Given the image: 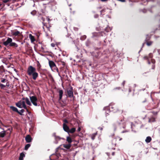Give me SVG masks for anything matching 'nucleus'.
<instances>
[{
    "instance_id": "obj_1",
    "label": "nucleus",
    "mask_w": 160,
    "mask_h": 160,
    "mask_svg": "<svg viewBox=\"0 0 160 160\" xmlns=\"http://www.w3.org/2000/svg\"><path fill=\"white\" fill-rule=\"evenodd\" d=\"M16 105L18 107L20 108H23L25 109L27 111L28 113L29 112L28 111V109L27 108L25 104V102L24 101H20L18 103H16Z\"/></svg>"
},
{
    "instance_id": "obj_2",
    "label": "nucleus",
    "mask_w": 160,
    "mask_h": 160,
    "mask_svg": "<svg viewBox=\"0 0 160 160\" xmlns=\"http://www.w3.org/2000/svg\"><path fill=\"white\" fill-rule=\"evenodd\" d=\"M30 99L32 104L35 106H39V104L38 105L37 102L38 101V99L35 96H32L30 97Z\"/></svg>"
},
{
    "instance_id": "obj_3",
    "label": "nucleus",
    "mask_w": 160,
    "mask_h": 160,
    "mask_svg": "<svg viewBox=\"0 0 160 160\" xmlns=\"http://www.w3.org/2000/svg\"><path fill=\"white\" fill-rule=\"evenodd\" d=\"M36 71V68L32 66H29L27 69V73L29 76H31V75L32 73Z\"/></svg>"
},
{
    "instance_id": "obj_4",
    "label": "nucleus",
    "mask_w": 160,
    "mask_h": 160,
    "mask_svg": "<svg viewBox=\"0 0 160 160\" xmlns=\"http://www.w3.org/2000/svg\"><path fill=\"white\" fill-rule=\"evenodd\" d=\"M48 63L49 66L52 70L54 71L55 70H57V71H58V69L53 61L51 60H49Z\"/></svg>"
},
{
    "instance_id": "obj_5",
    "label": "nucleus",
    "mask_w": 160,
    "mask_h": 160,
    "mask_svg": "<svg viewBox=\"0 0 160 160\" xmlns=\"http://www.w3.org/2000/svg\"><path fill=\"white\" fill-rule=\"evenodd\" d=\"M42 23L43 25V29L44 31H45V27H46L48 30L50 31V28L51 27V25L49 22H48V23L42 22Z\"/></svg>"
},
{
    "instance_id": "obj_6",
    "label": "nucleus",
    "mask_w": 160,
    "mask_h": 160,
    "mask_svg": "<svg viewBox=\"0 0 160 160\" xmlns=\"http://www.w3.org/2000/svg\"><path fill=\"white\" fill-rule=\"evenodd\" d=\"M12 40V39L11 38H8L7 40L3 42V44L6 46L8 45L9 46Z\"/></svg>"
},
{
    "instance_id": "obj_7",
    "label": "nucleus",
    "mask_w": 160,
    "mask_h": 160,
    "mask_svg": "<svg viewBox=\"0 0 160 160\" xmlns=\"http://www.w3.org/2000/svg\"><path fill=\"white\" fill-rule=\"evenodd\" d=\"M11 32L12 35L15 37L18 36L22 33L17 30H12L11 31Z\"/></svg>"
},
{
    "instance_id": "obj_8",
    "label": "nucleus",
    "mask_w": 160,
    "mask_h": 160,
    "mask_svg": "<svg viewBox=\"0 0 160 160\" xmlns=\"http://www.w3.org/2000/svg\"><path fill=\"white\" fill-rule=\"evenodd\" d=\"M102 32H94L92 33V37L94 38L95 37H99L102 36Z\"/></svg>"
},
{
    "instance_id": "obj_9",
    "label": "nucleus",
    "mask_w": 160,
    "mask_h": 160,
    "mask_svg": "<svg viewBox=\"0 0 160 160\" xmlns=\"http://www.w3.org/2000/svg\"><path fill=\"white\" fill-rule=\"evenodd\" d=\"M67 92L68 95L69 97L72 98L73 97L72 88V87L69 90H68Z\"/></svg>"
},
{
    "instance_id": "obj_10",
    "label": "nucleus",
    "mask_w": 160,
    "mask_h": 160,
    "mask_svg": "<svg viewBox=\"0 0 160 160\" xmlns=\"http://www.w3.org/2000/svg\"><path fill=\"white\" fill-rule=\"evenodd\" d=\"M38 76V74L36 71L32 73L31 75V76H32V78L34 80H36Z\"/></svg>"
},
{
    "instance_id": "obj_11",
    "label": "nucleus",
    "mask_w": 160,
    "mask_h": 160,
    "mask_svg": "<svg viewBox=\"0 0 160 160\" xmlns=\"http://www.w3.org/2000/svg\"><path fill=\"white\" fill-rule=\"evenodd\" d=\"M22 99L24 100L25 102H26L27 105L30 106L32 105V103L28 98H22Z\"/></svg>"
},
{
    "instance_id": "obj_12",
    "label": "nucleus",
    "mask_w": 160,
    "mask_h": 160,
    "mask_svg": "<svg viewBox=\"0 0 160 160\" xmlns=\"http://www.w3.org/2000/svg\"><path fill=\"white\" fill-rule=\"evenodd\" d=\"M10 108L13 111L16 112H17L20 115H22V114L19 111L18 109L13 106H11Z\"/></svg>"
},
{
    "instance_id": "obj_13",
    "label": "nucleus",
    "mask_w": 160,
    "mask_h": 160,
    "mask_svg": "<svg viewBox=\"0 0 160 160\" xmlns=\"http://www.w3.org/2000/svg\"><path fill=\"white\" fill-rule=\"evenodd\" d=\"M25 139L26 142L28 143L31 142L32 140L31 136L29 135L26 136Z\"/></svg>"
},
{
    "instance_id": "obj_14",
    "label": "nucleus",
    "mask_w": 160,
    "mask_h": 160,
    "mask_svg": "<svg viewBox=\"0 0 160 160\" xmlns=\"http://www.w3.org/2000/svg\"><path fill=\"white\" fill-rule=\"evenodd\" d=\"M63 128L64 130L68 133V131L69 130V127L65 123H63Z\"/></svg>"
},
{
    "instance_id": "obj_15",
    "label": "nucleus",
    "mask_w": 160,
    "mask_h": 160,
    "mask_svg": "<svg viewBox=\"0 0 160 160\" xmlns=\"http://www.w3.org/2000/svg\"><path fill=\"white\" fill-rule=\"evenodd\" d=\"M62 145L63 147L68 149H69L71 146V143H69L68 144H64Z\"/></svg>"
},
{
    "instance_id": "obj_16",
    "label": "nucleus",
    "mask_w": 160,
    "mask_h": 160,
    "mask_svg": "<svg viewBox=\"0 0 160 160\" xmlns=\"http://www.w3.org/2000/svg\"><path fill=\"white\" fill-rule=\"evenodd\" d=\"M59 93V100H60L62 98V94L63 93V91L62 90H59L58 92Z\"/></svg>"
},
{
    "instance_id": "obj_17",
    "label": "nucleus",
    "mask_w": 160,
    "mask_h": 160,
    "mask_svg": "<svg viewBox=\"0 0 160 160\" xmlns=\"http://www.w3.org/2000/svg\"><path fill=\"white\" fill-rule=\"evenodd\" d=\"M149 38H149L148 39L147 38H146L145 40L146 42V44L148 46H150L153 43V42L152 41L148 42V41L149 40Z\"/></svg>"
},
{
    "instance_id": "obj_18",
    "label": "nucleus",
    "mask_w": 160,
    "mask_h": 160,
    "mask_svg": "<svg viewBox=\"0 0 160 160\" xmlns=\"http://www.w3.org/2000/svg\"><path fill=\"white\" fill-rule=\"evenodd\" d=\"M151 140V138L150 136H148L146 138L145 141L146 143H148L150 142Z\"/></svg>"
},
{
    "instance_id": "obj_19",
    "label": "nucleus",
    "mask_w": 160,
    "mask_h": 160,
    "mask_svg": "<svg viewBox=\"0 0 160 160\" xmlns=\"http://www.w3.org/2000/svg\"><path fill=\"white\" fill-rule=\"evenodd\" d=\"M97 132H96V133H93L91 135H90V136L91 137V139L92 140H94L95 139V137H96V135H97Z\"/></svg>"
},
{
    "instance_id": "obj_20",
    "label": "nucleus",
    "mask_w": 160,
    "mask_h": 160,
    "mask_svg": "<svg viewBox=\"0 0 160 160\" xmlns=\"http://www.w3.org/2000/svg\"><path fill=\"white\" fill-rule=\"evenodd\" d=\"M6 135V131H3L0 132V138H3Z\"/></svg>"
},
{
    "instance_id": "obj_21",
    "label": "nucleus",
    "mask_w": 160,
    "mask_h": 160,
    "mask_svg": "<svg viewBox=\"0 0 160 160\" xmlns=\"http://www.w3.org/2000/svg\"><path fill=\"white\" fill-rule=\"evenodd\" d=\"M25 156V155L23 152L21 153L20 154V157H19V159L20 160H23V158Z\"/></svg>"
},
{
    "instance_id": "obj_22",
    "label": "nucleus",
    "mask_w": 160,
    "mask_h": 160,
    "mask_svg": "<svg viewBox=\"0 0 160 160\" xmlns=\"http://www.w3.org/2000/svg\"><path fill=\"white\" fill-rule=\"evenodd\" d=\"M66 141L69 143H71L72 142L71 138L69 136H68L67 137Z\"/></svg>"
},
{
    "instance_id": "obj_23",
    "label": "nucleus",
    "mask_w": 160,
    "mask_h": 160,
    "mask_svg": "<svg viewBox=\"0 0 160 160\" xmlns=\"http://www.w3.org/2000/svg\"><path fill=\"white\" fill-rule=\"evenodd\" d=\"M55 139L56 141V143H58V141L60 140L61 139H64V138H61L60 137L58 136H57L55 138Z\"/></svg>"
},
{
    "instance_id": "obj_24",
    "label": "nucleus",
    "mask_w": 160,
    "mask_h": 160,
    "mask_svg": "<svg viewBox=\"0 0 160 160\" xmlns=\"http://www.w3.org/2000/svg\"><path fill=\"white\" fill-rule=\"evenodd\" d=\"M9 46L11 47H18V45L15 42H11L10 43Z\"/></svg>"
},
{
    "instance_id": "obj_25",
    "label": "nucleus",
    "mask_w": 160,
    "mask_h": 160,
    "mask_svg": "<svg viewBox=\"0 0 160 160\" xmlns=\"http://www.w3.org/2000/svg\"><path fill=\"white\" fill-rule=\"evenodd\" d=\"M29 38L32 42H33L35 41V39L34 36H32L31 34L29 35Z\"/></svg>"
},
{
    "instance_id": "obj_26",
    "label": "nucleus",
    "mask_w": 160,
    "mask_h": 160,
    "mask_svg": "<svg viewBox=\"0 0 160 160\" xmlns=\"http://www.w3.org/2000/svg\"><path fill=\"white\" fill-rule=\"evenodd\" d=\"M76 130V128H72L70 130L69 129L68 133H71L74 132Z\"/></svg>"
},
{
    "instance_id": "obj_27",
    "label": "nucleus",
    "mask_w": 160,
    "mask_h": 160,
    "mask_svg": "<svg viewBox=\"0 0 160 160\" xmlns=\"http://www.w3.org/2000/svg\"><path fill=\"white\" fill-rule=\"evenodd\" d=\"M116 139L115 138H114L112 139V144L115 146H116Z\"/></svg>"
},
{
    "instance_id": "obj_28",
    "label": "nucleus",
    "mask_w": 160,
    "mask_h": 160,
    "mask_svg": "<svg viewBox=\"0 0 160 160\" xmlns=\"http://www.w3.org/2000/svg\"><path fill=\"white\" fill-rule=\"evenodd\" d=\"M112 128L114 130V131H115L117 128V123H114L112 124Z\"/></svg>"
},
{
    "instance_id": "obj_29",
    "label": "nucleus",
    "mask_w": 160,
    "mask_h": 160,
    "mask_svg": "<svg viewBox=\"0 0 160 160\" xmlns=\"http://www.w3.org/2000/svg\"><path fill=\"white\" fill-rule=\"evenodd\" d=\"M30 144H26L25 146L24 149L26 150H27L30 147Z\"/></svg>"
},
{
    "instance_id": "obj_30",
    "label": "nucleus",
    "mask_w": 160,
    "mask_h": 160,
    "mask_svg": "<svg viewBox=\"0 0 160 160\" xmlns=\"http://www.w3.org/2000/svg\"><path fill=\"white\" fill-rule=\"evenodd\" d=\"M7 81H8V80L3 78H1V82H2L4 83L6 82Z\"/></svg>"
},
{
    "instance_id": "obj_31",
    "label": "nucleus",
    "mask_w": 160,
    "mask_h": 160,
    "mask_svg": "<svg viewBox=\"0 0 160 160\" xmlns=\"http://www.w3.org/2000/svg\"><path fill=\"white\" fill-rule=\"evenodd\" d=\"M0 87L2 89H3L6 87V85H4L0 82Z\"/></svg>"
},
{
    "instance_id": "obj_32",
    "label": "nucleus",
    "mask_w": 160,
    "mask_h": 160,
    "mask_svg": "<svg viewBox=\"0 0 160 160\" xmlns=\"http://www.w3.org/2000/svg\"><path fill=\"white\" fill-rule=\"evenodd\" d=\"M86 38V35H83L82 36L81 38V39L83 40Z\"/></svg>"
},
{
    "instance_id": "obj_33",
    "label": "nucleus",
    "mask_w": 160,
    "mask_h": 160,
    "mask_svg": "<svg viewBox=\"0 0 160 160\" xmlns=\"http://www.w3.org/2000/svg\"><path fill=\"white\" fill-rule=\"evenodd\" d=\"M31 13L33 15H34L36 14V11L35 10H33L31 12Z\"/></svg>"
},
{
    "instance_id": "obj_34",
    "label": "nucleus",
    "mask_w": 160,
    "mask_h": 160,
    "mask_svg": "<svg viewBox=\"0 0 160 160\" xmlns=\"http://www.w3.org/2000/svg\"><path fill=\"white\" fill-rule=\"evenodd\" d=\"M12 0H4L3 1V2L6 3L8 2H10L12 1Z\"/></svg>"
},
{
    "instance_id": "obj_35",
    "label": "nucleus",
    "mask_w": 160,
    "mask_h": 160,
    "mask_svg": "<svg viewBox=\"0 0 160 160\" xmlns=\"http://www.w3.org/2000/svg\"><path fill=\"white\" fill-rule=\"evenodd\" d=\"M148 57H149V58H152V57H153V55H152V53H150L149 54Z\"/></svg>"
},
{
    "instance_id": "obj_36",
    "label": "nucleus",
    "mask_w": 160,
    "mask_h": 160,
    "mask_svg": "<svg viewBox=\"0 0 160 160\" xmlns=\"http://www.w3.org/2000/svg\"><path fill=\"white\" fill-rule=\"evenodd\" d=\"M141 101L142 102H143V103L145 102L146 101V98H145V99L144 100H143L142 99H141Z\"/></svg>"
},
{
    "instance_id": "obj_37",
    "label": "nucleus",
    "mask_w": 160,
    "mask_h": 160,
    "mask_svg": "<svg viewBox=\"0 0 160 160\" xmlns=\"http://www.w3.org/2000/svg\"><path fill=\"white\" fill-rule=\"evenodd\" d=\"M61 64L62 65L63 67H64L65 65V63L63 62H61Z\"/></svg>"
},
{
    "instance_id": "obj_38",
    "label": "nucleus",
    "mask_w": 160,
    "mask_h": 160,
    "mask_svg": "<svg viewBox=\"0 0 160 160\" xmlns=\"http://www.w3.org/2000/svg\"><path fill=\"white\" fill-rule=\"evenodd\" d=\"M105 9H103L101 11H100L101 14H102V13L104 12H105Z\"/></svg>"
},
{
    "instance_id": "obj_39",
    "label": "nucleus",
    "mask_w": 160,
    "mask_h": 160,
    "mask_svg": "<svg viewBox=\"0 0 160 160\" xmlns=\"http://www.w3.org/2000/svg\"><path fill=\"white\" fill-rule=\"evenodd\" d=\"M73 29L75 31H78V28L77 27H74Z\"/></svg>"
},
{
    "instance_id": "obj_40",
    "label": "nucleus",
    "mask_w": 160,
    "mask_h": 160,
    "mask_svg": "<svg viewBox=\"0 0 160 160\" xmlns=\"http://www.w3.org/2000/svg\"><path fill=\"white\" fill-rule=\"evenodd\" d=\"M74 61H76L78 63H79L81 62L82 60H77L76 59V60H75Z\"/></svg>"
},
{
    "instance_id": "obj_41",
    "label": "nucleus",
    "mask_w": 160,
    "mask_h": 160,
    "mask_svg": "<svg viewBox=\"0 0 160 160\" xmlns=\"http://www.w3.org/2000/svg\"><path fill=\"white\" fill-rule=\"evenodd\" d=\"M98 16H99L97 14H96L94 15V17L95 18H98Z\"/></svg>"
},
{
    "instance_id": "obj_42",
    "label": "nucleus",
    "mask_w": 160,
    "mask_h": 160,
    "mask_svg": "<svg viewBox=\"0 0 160 160\" xmlns=\"http://www.w3.org/2000/svg\"><path fill=\"white\" fill-rule=\"evenodd\" d=\"M151 62L153 64H154L155 62V61L154 59H152L151 60Z\"/></svg>"
},
{
    "instance_id": "obj_43",
    "label": "nucleus",
    "mask_w": 160,
    "mask_h": 160,
    "mask_svg": "<svg viewBox=\"0 0 160 160\" xmlns=\"http://www.w3.org/2000/svg\"><path fill=\"white\" fill-rule=\"evenodd\" d=\"M63 122H64V123H68V122L66 119H65L63 120Z\"/></svg>"
},
{
    "instance_id": "obj_44",
    "label": "nucleus",
    "mask_w": 160,
    "mask_h": 160,
    "mask_svg": "<svg viewBox=\"0 0 160 160\" xmlns=\"http://www.w3.org/2000/svg\"><path fill=\"white\" fill-rule=\"evenodd\" d=\"M47 20L48 21V22H49V21H51L50 19L48 17H47Z\"/></svg>"
},
{
    "instance_id": "obj_45",
    "label": "nucleus",
    "mask_w": 160,
    "mask_h": 160,
    "mask_svg": "<svg viewBox=\"0 0 160 160\" xmlns=\"http://www.w3.org/2000/svg\"><path fill=\"white\" fill-rule=\"evenodd\" d=\"M24 112V110L23 109H21V110H20V112L22 114V113Z\"/></svg>"
},
{
    "instance_id": "obj_46",
    "label": "nucleus",
    "mask_w": 160,
    "mask_h": 160,
    "mask_svg": "<svg viewBox=\"0 0 160 160\" xmlns=\"http://www.w3.org/2000/svg\"><path fill=\"white\" fill-rule=\"evenodd\" d=\"M6 86H7L8 87H9V83L8 82H7L6 84Z\"/></svg>"
},
{
    "instance_id": "obj_47",
    "label": "nucleus",
    "mask_w": 160,
    "mask_h": 160,
    "mask_svg": "<svg viewBox=\"0 0 160 160\" xmlns=\"http://www.w3.org/2000/svg\"><path fill=\"white\" fill-rule=\"evenodd\" d=\"M152 113L154 114V115H157V114L158 113V112H152Z\"/></svg>"
},
{
    "instance_id": "obj_48",
    "label": "nucleus",
    "mask_w": 160,
    "mask_h": 160,
    "mask_svg": "<svg viewBox=\"0 0 160 160\" xmlns=\"http://www.w3.org/2000/svg\"><path fill=\"white\" fill-rule=\"evenodd\" d=\"M53 136L54 137V138H55L57 136L56 135V133H54L53 134Z\"/></svg>"
},
{
    "instance_id": "obj_49",
    "label": "nucleus",
    "mask_w": 160,
    "mask_h": 160,
    "mask_svg": "<svg viewBox=\"0 0 160 160\" xmlns=\"http://www.w3.org/2000/svg\"><path fill=\"white\" fill-rule=\"evenodd\" d=\"M155 65L153 64V65H152V69H154L155 68Z\"/></svg>"
},
{
    "instance_id": "obj_50",
    "label": "nucleus",
    "mask_w": 160,
    "mask_h": 160,
    "mask_svg": "<svg viewBox=\"0 0 160 160\" xmlns=\"http://www.w3.org/2000/svg\"><path fill=\"white\" fill-rule=\"evenodd\" d=\"M148 56H145V57H144V59H148Z\"/></svg>"
},
{
    "instance_id": "obj_51",
    "label": "nucleus",
    "mask_w": 160,
    "mask_h": 160,
    "mask_svg": "<svg viewBox=\"0 0 160 160\" xmlns=\"http://www.w3.org/2000/svg\"><path fill=\"white\" fill-rule=\"evenodd\" d=\"M81 130V128L80 127H79L78 129V132L80 131Z\"/></svg>"
},
{
    "instance_id": "obj_52",
    "label": "nucleus",
    "mask_w": 160,
    "mask_h": 160,
    "mask_svg": "<svg viewBox=\"0 0 160 160\" xmlns=\"http://www.w3.org/2000/svg\"><path fill=\"white\" fill-rule=\"evenodd\" d=\"M109 108H110V109H113L114 108V107H112V106H110L109 107Z\"/></svg>"
},
{
    "instance_id": "obj_53",
    "label": "nucleus",
    "mask_w": 160,
    "mask_h": 160,
    "mask_svg": "<svg viewBox=\"0 0 160 160\" xmlns=\"http://www.w3.org/2000/svg\"><path fill=\"white\" fill-rule=\"evenodd\" d=\"M105 113H106V116H107L109 115L108 112H106Z\"/></svg>"
},
{
    "instance_id": "obj_54",
    "label": "nucleus",
    "mask_w": 160,
    "mask_h": 160,
    "mask_svg": "<svg viewBox=\"0 0 160 160\" xmlns=\"http://www.w3.org/2000/svg\"><path fill=\"white\" fill-rule=\"evenodd\" d=\"M76 59H79V57L78 55H76Z\"/></svg>"
},
{
    "instance_id": "obj_55",
    "label": "nucleus",
    "mask_w": 160,
    "mask_h": 160,
    "mask_svg": "<svg viewBox=\"0 0 160 160\" xmlns=\"http://www.w3.org/2000/svg\"><path fill=\"white\" fill-rule=\"evenodd\" d=\"M42 20L43 21H45V18H44L42 17L41 18Z\"/></svg>"
},
{
    "instance_id": "obj_56",
    "label": "nucleus",
    "mask_w": 160,
    "mask_h": 160,
    "mask_svg": "<svg viewBox=\"0 0 160 160\" xmlns=\"http://www.w3.org/2000/svg\"><path fill=\"white\" fill-rule=\"evenodd\" d=\"M51 45L52 47H54V46H55V45L54 44H53V43H52L51 44Z\"/></svg>"
},
{
    "instance_id": "obj_57",
    "label": "nucleus",
    "mask_w": 160,
    "mask_h": 160,
    "mask_svg": "<svg viewBox=\"0 0 160 160\" xmlns=\"http://www.w3.org/2000/svg\"><path fill=\"white\" fill-rule=\"evenodd\" d=\"M158 53L160 54V49H158Z\"/></svg>"
},
{
    "instance_id": "obj_58",
    "label": "nucleus",
    "mask_w": 160,
    "mask_h": 160,
    "mask_svg": "<svg viewBox=\"0 0 160 160\" xmlns=\"http://www.w3.org/2000/svg\"><path fill=\"white\" fill-rule=\"evenodd\" d=\"M98 128H99L100 129V130H102L103 129L102 128H100V127Z\"/></svg>"
},
{
    "instance_id": "obj_59",
    "label": "nucleus",
    "mask_w": 160,
    "mask_h": 160,
    "mask_svg": "<svg viewBox=\"0 0 160 160\" xmlns=\"http://www.w3.org/2000/svg\"><path fill=\"white\" fill-rule=\"evenodd\" d=\"M143 10V12H146V10H145V9H144V10Z\"/></svg>"
},
{
    "instance_id": "obj_60",
    "label": "nucleus",
    "mask_w": 160,
    "mask_h": 160,
    "mask_svg": "<svg viewBox=\"0 0 160 160\" xmlns=\"http://www.w3.org/2000/svg\"><path fill=\"white\" fill-rule=\"evenodd\" d=\"M148 122H152L151 120V119H149Z\"/></svg>"
},
{
    "instance_id": "obj_61",
    "label": "nucleus",
    "mask_w": 160,
    "mask_h": 160,
    "mask_svg": "<svg viewBox=\"0 0 160 160\" xmlns=\"http://www.w3.org/2000/svg\"><path fill=\"white\" fill-rule=\"evenodd\" d=\"M102 2H105L107 1V0H101Z\"/></svg>"
},
{
    "instance_id": "obj_62",
    "label": "nucleus",
    "mask_w": 160,
    "mask_h": 160,
    "mask_svg": "<svg viewBox=\"0 0 160 160\" xmlns=\"http://www.w3.org/2000/svg\"><path fill=\"white\" fill-rule=\"evenodd\" d=\"M114 154H115V152H112V155H114Z\"/></svg>"
},
{
    "instance_id": "obj_63",
    "label": "nucleus",
    "mask_w": 160,
    "mask_h": 160,
    "mask_svg": "<svg viewBox=\"0 0 160 160\" xmlns=\"http://www.w3.org/2000/svg\"><path fill=\"white\" fill-rule=\"evenodd\" d=\"M119 141L121 140L122 139V138H120L119 137Z\"/></svg>"
},
{
    "instance_id": "obj_64",
    "label": "nucleus",
    "mask_w": 160,
    "mask_h": 160,
    "mask_svg": "<svg viewBox=\"0 0 160 160\" xmlns=\"http://www.w3.org/2000/svg\"><path fill=\"white\" fill-rule=\"evenodd\" d=\"M112 111H113L114 112H116V110L115 109L112 110Z\"/></svg>"
}]
</instances>
